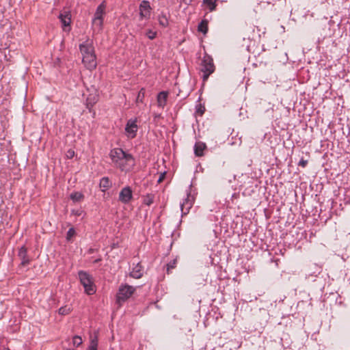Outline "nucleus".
I'll list each match as a JSON object with an SVG mask.
<instances>
[{"mask_svg":"<svg viewBox=\"0 0 350 350\" xmlns=\"http://www.w3.org/2000/svg\"><path fill=\"white\" fill-rule=\"evenodd\" d=\"M79 278L85 293L88 295H93L96 292V287L91 275L85 271H80Z\"/></svg>","mask_w":350,"mask_h":350,"instance_id":"f257e3e1","label":"nucleus"},{"mask_svg":"<svg viewBox=\"0 0 350 350\" xmlns=\"http://www.w3.org/2000/svg\"><path fill=\"white\" fill-rule=\"evenodd\" d=\"M135 291V288L128 284H121L119 287L116 301L119 305L127 300Z\"/></svg>","mask_w":350,"mask_h":350,"instance_id":"f03ea898","label":"nucleus"},{"mask_svg":"<svg viewBox=\"0 0 350 350\" xmlns=\"http://www.w3.org/2000/svg\"><path fill=\"white\" fill-rule=\"evenodd\" d=\"M201 70L204 72V80H206L208 76L214 72V64L213 59L208 57L205 56L202 62Z\"/></svg>","mask_w":350,"mask_h":350,"instance_id":"7ed1b4c3","label":"nucleus"},{"mask_svg":"<svg viewBox=\"0 0 350 350\" xmlns=\"http://www.w3.org/2000/svg\"><path fill=\"white\" fill-rule=\"evenodd\" d=\"M125 152L121 148H114L111 150L109 156L113 163L114 165L117 167H123L124 165L120 163L122 159H124Z\"/></svg>","mask_w":350,"mask_h":350,"instance_id":"20e7f679","label":"nucleus"},{"mask_svg":"<svg viewBox=\"0 0 350 350\" xmlns=\"http://www.w3.org/2000/svg\"><path fill=\"white\" fill-rule=\"evenodd\" d=\"M137 130V120H129L125 127V132L127 137L131 139L134 138L136 136Z\"/></svg>","mask_w":350,"mask_h":350,"instance_id":"39448f33","label":"nucleus"},{"mask_svg":"<svg viewBox=\"0 0 350 350\" xmlns=\"http://www.w3.org/2000/svg\"><path fill=\"white\" fill-rule=\"evenodd\" d=\"M80 51L83 57L88 55L94 54V48L93 46V42L91 40L88 39L79 45Z\"/></svg>","mask_w":350,"mask_h":350,"instance_id":"423d86ee","label":"nucleus"},{"mask_svg":"<svg viewBox=\"0 0 350 350\" xmlns=\"http://www.w3.org/2000/svg\"><path fill=\"white\" fill-rule=\"evenodd\" d=\"M59 18L62 24V28L65 31H69L71 23V14L69 11H63L59 14Z\"/></svg>","mask_w":350,"mask_h":350,"instance_id":"0eeeda50","label":"nucleus"},{"mask_svg":"<svg viewBox=\"0 0 350 350\" xmlns=\"http://www.w3.org/2000/svg\"><path fill=\"white\" fill-rule=\"evenodd\" d=\"M193 202V196L187 192V198L180 203V209L183 215H187L189 213L190 208L192 207Z\"/></svg>","mask_w":350,"mask_h":350,"instance_id":"6e6552de","label":"nucleus"},{"mask_svg":"<svg viewBox=\"0 0 350 350\" xmlns=\"http://www.w3.org/2000/svg\"><path fill=\"white\" fill-rule=\"evenodd\" d=\"M120 163H122L124 166L117 167L118 168L122 171H129L135 165V160L131 154L125 153L124 159H122Z\"/></svg>","mask_w":350,"mask_h":350,"instance_id":"1a4fd4ad","label":"nucleus"},{"mask_svg":"<svg viewBox=\"0 0 350 350\" xmlns=\"http://www.w3.org/2000/svg\"><path fill=\"white\" fill-rule=\"evenodd\" d=\"M82 62L88 70H94L97 66L96 55L92 54L83 57Z\"/></svg>","mask_w":350,"mask_h":350,"instance_id":"9d476101","label":"nucleus"},{"mask_svg":"<svg viewBox=\"0 0 350 350\" xmlns=\"http://www.w3.org/2000/svg\"><path fill=\"white\" fill-rule=\"evenodd\" d=\"M132 198V190L129 187H124L120 192L119 200L124 204H127Z\"/></svg>","mask_w":350,"mask_h":350,"instance_id":"9b49d317","label":"nucleus"},{"mask_svg":"<svg viewBox=\"0 0 350 350\" xmlns=\"http://www.w3.org/2000/svg\"><path fill=\"white\" fill-rule=\"evenodd\" d=\"M150 5L148 1H143L139 5V14L141 18H148L150 15Z\"/></svg>","mask_w":350,"mask_h":350,"instance_id":"f8f14e48","label":"nucleus"},{"mask_svg":"<svg viewBox=\"0 0 350 350\" xmlns=\"http://www.w3.org/2000/svg\"><path fill=\"white\" fill-rule=\"evenodd\" d=\"M143 273H144V270H143V268H142V265H140V263L137 262L135 265L133 263L132 270L130 273V275L132 278L138 279V278H140L143 275Z\"/></svg>","mask_w":350,"mask_h":350,"instance_id":"ddd939ff","label":"nucleus"},{"mask_svg":"<svg viewBox=\"0 0 350 350\" xmlns=\"http://www.w3.org/2000/svg\"><path fill=\"white\" fill-rule=\"evenodd\" d=\"M167 99V92H161L157 95V105L159 107L164 108L166 105Z\"/></svg>","mask_w":350,"mask_h":350,"instance_id":"4468645a","label":"nucleus"},{"mask_svg":"<svg viewBox=\"0 0 350 350\" xmlns=\"http://www.w3.org/2000/svg\"><path fill=\"white\" fill-rule=\"evenodd\" d=\"M27 249L25 247H21L18 251V256L21 260V265L25 266L29 264V259L27 257Z\"/></svg>","mask_w":350,"mask_h":350,"instance_id":"2eb2a0df","label":"nucleus"},{"mask_svg":"<svg viewBox=\"0 0 350 350\" xmlns=\"http://www.w3.org/2000/svg\"><path fill=\"white\" fill-rule=\"evenodd\" d=\"M206 144L202 142H198L194 146V152L196 156L202 157L204 154V150L206 148Z\"/></svg>","mask_w":350,"mask_h":350,"instance_id":"dca6fc26","label":"nucleus"},{"mask_svg":"<svg viewBox=\"0 0 350 350\" xmlns=\"http://www.w3.org/2000/svg\"><path fill=\"white\" fill-rule=\"evenodd\" d=\"M99 185L101 190L105 191L111 187V183L107 177H103L100 179Z\"/></svg>","mask_w":350,"mask_h":350,"instance_id":"f3484780","label":"nucleus"},{"mask_svg":"<svg viewBox=\"0 0 350 350\" xmlns=\"http://www.w3.org/2000/svg\"><path fill=\"white\" fill-rule=\"evenodd\" d=\"M105 2H103L101 4H100L95 12L94 17L96 18H102L105 14Z\"/></svg>","mask_w":350,"mask_h":350,"instance_id":"a211bd4d","label":"nucleus"},{"mask_svg":"<svg viewBox=\"0 0 350 350\" xmlns=\"http://www.w3.org/2000/svg\"><path fill=\"white\" fill-rule=\"evenodd\" d=\"M198 30L206 34L208 31V21L206 20H202L198 25Z\"/></svg>","mask_w":350,"mask_h":350,"instance_id":"6ab92c4d","label":"nucleus"},{"mask_svg":"<svg viewBox=\"0 0 350 350\" xmlns=\"http://www.w3.org/2000/svg\"><path fill=\"white\" fill-rule=\"evenodd\" d=\"M98 348V337L97 336H94L92 337L90 339V345L88 348V350H97Z\"/></svg>","mask_w":350,"mask_h":350,"instance_id":"aec40b11","label":"nucleus"},{"mask_svg":"<svg viewBox=\"0 0 350 350\" xmlns=\"http://www.w3.org/2000/svg\"><path fill=\"white\" fill-rule=\"evenodd\" d=\"M145 97V89L144 88H141L138 92L137 96L136 98L135 103L137 105L139 103H143L144 99Z\"/></svg>","mask_w":350,"mask_h":350,"instance_id":"412c9836","label":"nucleus"},{"mask_svg":"<svg viewBox=\"0 0 350 350\" xmlns=\"http://www.w3.org/2000/svg\"><path fill=\"white\" fill-rule=\"evenodd\" d=\"M103 23V18H102L94 17L93 21H92L93 26L95 28H97L98 31H100L102 29Z\"/></svg>","mask_w":350,"mask_h":350,"instance_id":"4be33fe9","label":"nucleus"},{"mask_svg":"<svg viewBox=\"0 0 350 350\" xmlns=\"http://www.w3.org/2000/svg\"><path fill=\"white\" fill-rule=\"evenodd\" d=\"M70 199L75 202H80L83 198V195L80 192H74L70 194Z\"/></svg>","mask_w":350,"mask_h":350,"instance_id":"5701e85b","label":"nucleus"},{"mask_svg":"<svg viewBox=\"0 0 350 350\" xmlns=\"http://www.w3.org/2000/svg\"><path fill=\"white\" fill-rule=\"evenodd\" d=\"M216 1L217 0H204L203 3L207 5L209 10L211 12L215 9Z\"/></svg>","mask_w":350,"mask_h":350,"instance_id":"b1692460","label":"nucleus"},{"mask_svg":"<svg viewBox=\"0 0 350 350\" xmlns=\"http://www.w3.org/2000/svg\"><path fill=\"white\" fill-rule=\"evenodd\" d=\"M154 196L151 194L146 195L143 200V202L144 204L147 206H150L153 203Z\"/></svg>","mask_w":350,"mask_h":350,"instance_id":"393cba45","label":"nucleus"},{"mask_svg":"<svg viewBox=\"0 0 350 350\" xmlns=\"http://www.w3.org/2000/svg\"><path fill=\"white\" fill-rule=\"evenodd\" d=\"M83 342L82 338L79 336H75L72 338V344L75 347L80 346Z\"/></svg>","mask_w":350,"mask_h":350,"instance_id":"a878e982","label":"nucleus"},{"mask_svg":"<svg viewBox=\"0 0 350 350\" xmlns=\"http://www.w3.org/2000/svg\"><path fill=\"white\" fill-rule=\"evenodd\" d=\"M70 307H68V306H64V307H61L59 310H58V312L59 314L61 315H66V314H68L70 313Z\"/></svg>","mask_w":350,"mask_h":350,"instance_id":"bb28decb","label":"nucleus"},{"mask_svg":"<svg viewBox=\"0 0 350 350\" xmlns=\"http://www.w3.org/2000/svg\"><path fill=\"white\" fill-rule=\"evenodd\" d=\"M75 235V230L73 228H70L67 232L66 239L70 241Z\"/></svg>","mask_w":350,"mask_h":350,"instance_id":"cd10ccee","label":"nucleus"},{"mask_svg":"<svg viewBox=\"0 0 350 350\" xmlns=\"http://www.w3.org/2000/svg\"><path fill=\"white\" fill-rule=\"evenodd\" d=\"M96 102V96H94L93 98L92 99L91 98H87V107L89 108V109L90 110V107H92L93 105Z\"/></svg>","mask_w":350,"mask_h":350,"instance_id":"c85d7f7f","label":"nucleus"},{"mask_svg":"<svg viewBox=\"0 0 350 350\" xmlns=\"http://www.w3.org/2000/svg\"><path fill=\"white\" fill-rule=\"evenodd\" d=\"M146 36H148V38L150 40H153L156 38V36H157V32L156 31H154L151 29H149L146 32Z\"/></svg>","mask_w":350,"mask_h":350,"instance_id":"c756f323","label":"nucleus"},{"mask_svg":"<svg viewBox=\"0 0 350 350\" xmlns=\"http://www.w3.org/2000/svg\"><path fill=\"white\" fill-rule=\"evenodd\" d=\"M159 24L163 27H165L167 25V20L165 16L159 17Z\"/></svg>","mask_w":350,"mask_h":350,"instance_id":"7c9ffc66","label":"nucleus"},{"mask_svg":"<svg viewBox=\"0 0 350 350\" xmlns=\"http://www.w3.org/2000/svg\"><path fill=\"white\" fill-rule=\"evenodd\" d=\"M66 156L68 159H72L75 156V151L72 149H69L66 153Z\"/></svg>","mask_w":350,"mask_h":350,"instance_id":"2f4dec72","label":"nucleus"},{"mask_svg":"<svg viewBox=\"0 0 350 350\" xmlns=\"http://www.w3.org/2000/svg\"><path fill=\"white\" fill-rule=\"evenodd\" d=\"M308 163V161L304 159H301L299 162V165L305 167Z\"/></svg>","mask_w":350,"mask_h":350,"instance_id":"473e14b6","label":"nucleus"},{"mask_svg":"<svg viewBox=\"0 0 350 350\" xmlns=\"http://www.w3.org/2000/svg\"><path fill=\"white\" fill-rule=\"evenodd\" d=\"M174 265H175V261L173 262V263H170V264H167V271H169V270L170 269H173L174 267Z\"/></svg>","mask_w":350,"mask_h":350,"instance_id":"72a5a7b5","label":"nucleus"},{"mask_svg":"<svg viewBox=\"0 0 350 350\" xmlns=\"http://www.w3.org/2000/svg\"><path fill=\"white\" fill-rule=\"evenodd\" d=\"M182 1H183L185 4H186V5H190V4L191 3V2L193 1V0H182Z\"/></svg>","mask_w":350,"mask_h":350,"instance_id":"f704fd0d","label":"nucleus"},{"mask_svg":"<svg viewBox=\"0 0 350 350\" xmlns=\"http://www.w3.org/2000/svg\"><path fill=\"white\" fill-rule=\"evenodd\" d=\"M164 174H161L158 180L159 183H161L163 178Z\"/></svg>","mask_w":350,"mask_h":350,"instance_id":"c9c22d12","label":"nucleus"}]
</instances>
